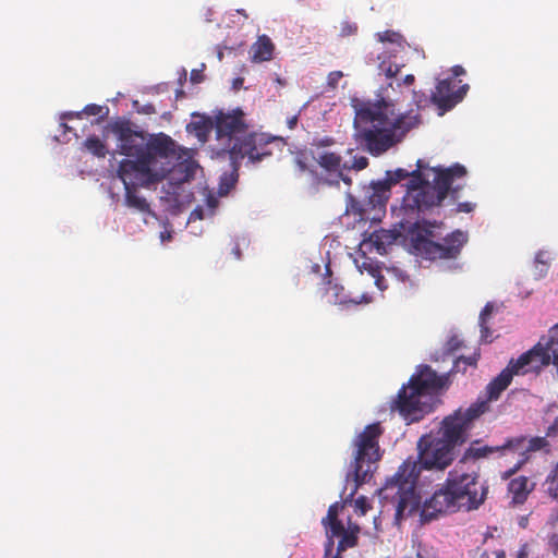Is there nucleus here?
Instances as JSON below:
<instances>
[{
  "label": "nucleus",
  "instance_id": "f257e3e1",
  "mask_svg": "<svg viewBox=\"0 0 558 558\" xmlns=\"http://www.w3.org/2000/svg\"><path fill=\"white\" fill-rule=\"evenodd\" d=\"M417 450V461L405 460L397 473L379 489L384 506L391 505L395 508L397 523L412 515L420 508V496L415 488L421 470L444 471L454 460V449L434 435V432L418 439Z\"/></svg>",
  "mask_w": 558,
  "mask_h": 558
},
{
  "label": "nucleus",
  "instance_id": "f03ea898",
  "mask_svg": "<svg viewBox=\"0 0 558 558\" xmlns=\"http://www.w3.org/2000/svg\"><path fill=\"white\" fill-rule=\"evenodd\" d=\"M357 143L373 156H380L401 143L420 124L417 114H397L392 100L378 95L375 100L352 99Z\"/></svg>",
  "mask_w": 558,
  "mask_h": 558
},
{
  "label": "nucleus",
  "instance_id": "7ed1b4c3",
  "mask_svg": "<svg viewBox=\"0 0 558 558\" xmlns=\"http://www.w3.org/2000/svg\"><path fill=\"white\" fill-rule=\"evenodd\" d=\"M216 137L218 141L226 140L229 148L226 153L229 156L232 172L222 178V183L228 189L234 186L239 177L240 162L247 158L250 162L256 163L265 157L271 156L274 147L280 148L282 140L266 133H247L248 124L245 113L240 109L230 112L219 110L214 116Z\"/></svg>",
  "mask_w": 558,
  "mask_h": 558
},
{
  "label": "nucleus",
  "instance_id": "20e7f679",
  "mask_svg": "<svg viewBox=\"0 0 558 558\" xmlns=\"http://www.w3.org/2000/svg\"><path fill=\"white\" fill-rule=\"evenodd\" d=\"M425 165L422 160H417L416 169L409 172L405 169H397L387 171V178L383 182H389V190L392 185L410 178L408 191L403 196L402 208L405 213H425L433 207L439 206L441 202L451 192L454 197L459 186L452 187L456 179H462L466 175V169L460 163H454L448 168L435 167L434 183H429L423 179L422 170Z\"/></svg>",
  "mask_w": 558,
  "mask_h": 558
},
{
  "label": "nucleus",
  "instance_id": "39448f33",
  "mask_svg": "<svg viewBox=\"0 0 558 558\" xmlns=\"http://www.w3.org/2000/svg\"><path fill=\"white\" fill-rule=\"evenodd\" d=\"M488 487L480 482L476 472H464L458 466L448 473L441 488L424 502L421 517L424 522L438 514L456 512L460 509L474 510L484 504Z\"/></svg>",
  "mask_w": 558,
  "mask_h": 558
},
{
  "label": "nucleus",
  "instance_id": "423d86ee",
  "mask_svg": "<svg viewBox=\"0 0 558 558\" xmlns=\"http://www.w3.org/2000/svg\"><path fill=\"white\" fill-rule=\"evenodd\" d=\"M111 131L117 136L120 154L135 158V160L123 159L119 163L117 173L124 175L126 173H135V175L141 178H146L149 173H159L153 169L144 168L148 143L144 132L134 130L129 120L116 121L111 125Z\"/></svg>",
  "mask_w": 558,
  "mask_h": 558
},
{
  "label": "nucleus",
  "instance_id": "0eeeda50",
  "mask_svg": "<svg viewBox=\"0 0 558 558\" xmlns=\"http://www.w3.org/2000/svg\"><path fill=\"white\" fill-rule=\"evenodd\" d=\"M384 429L379 422L369 424L356 436L353 441L354 446V461L353 466V481L355 482V489L362 484L368 482L377 468V462L381 459L379 448V438Z\"/></svg>",
  "mask_w": 558,
  "mask_h": 558
},
{
  "label": "nucleus",
  "instance_id": "6e6552de",
  "mask_svg": "<svg viewBox=\"0 0 558 558\" xmlns=\"http://www.w3.org/2000/svg\"><path fill=\"white\" fill-rule=\"evenodd\" d=\"M488 410L489 404L486 401H476L465 410L458 409L442 420L441 426L434 435L456 449L466 441L473 422Z\"/></svg>",
  "mask_w": 558,
  "mask_h": 558
},
{
  "label": "nucleus",
  "instance_id": "1a4fd4ad",
  "mask_svg": "<svg viewBox=\"0 0 558 558\" xmlns=\"http://www.w3.org/2000/svg\"><path fill=\"white\" fill-rule=\"evenodd\" d=\"M118 178L123 182L124 185V204L138 213L147 214L156 218V214L150 209L149 203L145 197H142L137 193V187L149 186L150 184L162 181L166 178V173H149L146 178L135 175V173H118Z\"/></svg>",
  "mask_w": 558,
  "mask_h": 558
},
{
  "label": "nucleus",
  "instance_id": "9d476101",
  "mask_svg": "<svg viewBox=\"0 0 558 558\" xmlns=\"http://www.w3.org/2000/svg\"><path fill=\"white\" fill-rule=\"evenodd\" d=\"M425 399L427 397L409 383L399 390L391 409L398 411L409 423L417 422L430 411V404Z\"/></svg>",
  "mask_w": 558,
  "mask_h": 558
},
{
  "label": "nucleus",
  "instance_id": "9b49d317",
  "mask_svg": "<svg viewBox=\"0 0 558 558\" xmlns=\"http://www.w3.org/2000/svg\"><path fill=\"white\" fill-rule=\"evenodd\" d=\"M315 170H311V183L315 187L338 186L341 170H347L348 163L342 162V157L333 151H324L316 158Z\"/></svg>",
  "mask_w": 558,
  "mask_h": 558
},
{
  "label": "nucleus",
  "instance_id": "f8f14e48",
  "mask_svg": "<svg viewBox=\"0 0 558 558\" xmlns=\"http://www.w3.org/2000/svg\"><path fill=\"white\" fill-rule=\"evenodd\" d=\"M542 337L530 350L523 352L517 359H511L507 365L513 376H524L526 374L538 375L548 366L550 361V353L548 348L543 343Z\"/></svg>",
  "mask_w": 558,
  "mask_h": 558
},
{
  "label": "nucleus",
  "instance_id": "ddd939ff",
  "mask_svg": "<svg viewBox=\"0 0 558 558\" xmlns=\"http://www.w3.org/2000/svg\"><path fill=\"white\" fill-rule=\"evenodd\" d=\"M400 226L405 233V236L410 240L413 248L426 257L428 253V244H432L433 238L436 236L434 229L441 228L442 222L422 220L413 223L401 222Z\"/></svg>",
  "mask_w": 558,
  "mask_h": 558
},
{
  "label": "nucleus",
  "instance_id": "4468645a",
  "mask_svg": "<svg viewBox=\"0 0 558 558\" xmlns=\"http://www.w3.org/2000/svg\"><path fill=\"white\" fill-rule=\"evenodd\" d=\"M468 242V233L461 230H454L442 239V242L433 241L428 244V259H456L462 247Z\"/></svg>",
  "mask_w": 558,
  "mask_h": 558
},
{
  "label": "nucleus",
  "instance_id": "2eb2a0df",
  "mask_svg": "<svg viewBox=\"0 0 558 558\" xmlns=\"http://www.w3.org/2000/svg\"><path fill=\"white\" fill-rule=\"evenodd\" d=\"M409 381L428 398L442 389L447 385L448 378L445 375H438L428 365H420Z\"/></svg>",
  "mask_w": 558,
  "mask_h": 558
},
{
  "label": "nucleus",
  "instance_id": "dca6fc26",
  "mask_svg": "<svg viewBox=\"0 0 558 558\" xmlns=\"http://www.w3.org/2000/svg\"><path fill=\"white\" fill-rule=\"evenodd\" d=\"M175 153L174 141L163 133L151 136L147 143L144 168L153 169L151 166L157 157L167 158Z\"/></svg>",
  "mask_w": 558,
  "mask_h": 558
},
{
  "label": "nucleus",
  "instance_id": "f3484780",
  "mask_svg": "<svg viewBox=\"0 0 558 558\" xmlns=\"http://www.w3.org/2000/svg\"><path fill=\"white\" fill-rule=\"evenodd\" d=\"M430 101L442 111H448L461 101V94L453 93L452 80L446 78L437 83L435 90L432 93Z\"/></svg>",
  "mask_w": 558,
  "mask_h": 558
},
{
  "label": "nucleus",
  "instance_id": "a211bd4d",
  "mask_svg": "<svg viewBox=\"0 0 558 558\" xmlns=\"http://www.w3.org/2000/svg\"><path fill=\"white\" fill-rule=\"evenodd\" d=\"M523 439L521 438H508L500 446H483V447H473L471 446L466 452V458L480 459L485 458L488 454L498 452L500 456L509 452V449H519L522 445Z\"/></svg>",
  "mask_w": 558,
  "mask_h": 558
},
{
  "label": "nucleus",
  "instance_id": "6ab92c4d",
  "mask_svg": "<svg viewBox=\"0 0 558 558\" xmlns=\"http://www.w3.org/2000/svg\"><path fill=\"white\" fill-rule=\"evenodd\" d=\"M389 196V182H373L366 196L367 201L365 202V206L367 209H384Z\"/></svg>",
  "mask_w": 558,
  "mask_h": 558
},
{
  "label": "nucleus",
  "instance_id": "aec40b11",
  "mask_svg": "<svg viewBox=\"0 0 558 558\" xmlns=\"http://www.w3.org/2000/svg\"><path fill=\"white\" fill-rule=\"evenodd\" d=\"M513 374L506 366L489 384L486 386L487 403L499 399L502 391H505L512 381Z\"/></svg>",
  "mask_w": 558,
  "mask_h": 558
},
{
  "label": "nucleus",
  "instance_id": "412c9836",
  "mask_svg": "<svg viewBox=\"0 0 558 558\" xmlns=\"http://www.w3.org/2000/svg\"><path fill=\"white\" fill-rule=\"evenodd\" d=\"M275 45L267 35L258 36L257 40L251 47L252 61L264 62L272 58Z\"/></svg>",
  "mask_w": 558,
  "mask_h": 558
},
{
  "label": "nucleus",
  "instance_id": "4be33fe9",
  "mask_svg": "<svg viewBox=\"0 0 558 558\" xmlns=\"http://www.w3.org/2000/svg\"><path fill=\"white\" fill-rule=\"evenodd\" d=\"M508 490L512 495L513 502L523 504L531 492L529 478L526 476H519L511 480L508 484Z\"/></svg>",
  "mask_w": 558,
  "mask_h": 558
},
{
  "label": "nucleus",
  "instance_id": "5701e85b",
  "mask_svg": "<svg viewBox=\"0 0 558 558\" xmlns=\"http://www.w3.org/2000/svg\"><path fill=\"white\" fill-rule=\"evenodd\" d=\"M518 438L523 439L522 445L519 449H509V452L518 453L521 458L529 457L530 452L541 450L548 446V441L545 437H533L531 439H526L524 436H519Z\"/></svg>",
  "mask_w": 558,
  "mask_h": 558
},
{
  "label": "nucleus",
  "instance_id": "b1692460",
  "mask_svg": "<svg viewBox=\"0 0 558 558\" xmlns=\"http://www.w3.org/2000/svg\"><path fill=\"white\" fill-rule=\"evenodd\" d=\"M397 236L393 232L388 230L374 231L369 235V242L379 254L386 253V247L396 241Z\"/></svg>",
  "mask_w": 558,
  "mask_h": 558
},
{
  "label": "nucleus",
  "instance_id": "393cba45",
  "mask_svg": "<svg viewBox=\"0 0 558 558\" xmlns=\"http://www.w3.org/2000/svg\"><path fill=\"white\" fill-rule=\"evenodd\" d=\"M192 129L199 141L206 142L210 132L215 129L214 117L202 116L199 120H195L187 125Z\"/></svg>",
  "mask_w": 558,
  "mask_h": 558
},
{
  "label": "nucleus",
  "instance_id": "a878e982",
  "mask_svg": "<svg viewBox=\"0 0 558 558\" xmlns=\"http://www.w3.org/2000/svg\"><path fill=\"white\" fill-rule=\"evenodd\" d=\"M543 343L548 348L551 364L558 373V323L549 329L548 337H544Z\"/></svg>",
  "mask_w": 558,
  "mask_h": 558
},
{
  "label": "nucleus",
  "instance_id": "bb28decb",
  "mask_svg": "<svg viewBox=\"0 0 558 558\" xmlns=\"http://www.w3.org/2000/svg\"><path fill=\"white\" fill-rule=\"evenodd\" d=\"M85 148L96 157L104 158L107 155L105 143L96 135L88 136L84 142Z\"/></svg>",
  "mask_w": 558,
  "mask_h": 558
},
{
  "label": "nucleus",
  "instance_id": "cd10ccee",
  "mask_svg": "<svg viewBox=\"0 0 558 558\" xmlns=\"http://www.w3.org/2000/svg\"><path fill=\"white\" fill-rule=\"evenodd\" d=\"M378 59L380 60L378 69L387 78L396 77L403 66L388 60L386 54L379 56Z\"/></svg>",
  "mask_w": 558,
  "mask_h": 558
},
{
  "label": "nucleus",
  "instance_id": "c85d7f7f",
  "mask_svg": "<svg viewBox=\"0 0 558 558\" xmlns=\"http://www.w3.org/2000/svg\"><path fill=\"white\" fill-rule=\"evenodd\" d=\"M340 541L337 546V551L335 555L341 556V553L348 548H352L357 544V536L353 532L345 531L342 535L339 536Z\"/></svg>",
  "mask_w": 558,
  "mask_h": 558
},
{
  "label": "nucleus",
  "instance_id": "c756f323",
  "mask_svg": "<svg viewBox=\"0 0 558 558\" xmlns=\"http://www.w3.org/2000/svg\"><path fill=\"white\" fill-rule=\"evenodd\" d=\"M477 356H459L451 368V373H465L469 366H476Z\"/></svg>",
  "mask_w": 558,
  "mask_h": 558
},
{
  "label": "nucleus",
  "instance_id": "7c9ffc66",
  "mask_svg": "<svg viewBox=\"0 0 558 558\" xmlns=\"http://www.w3.org/2000/svg\"><path fill=\"white\" fill-rule=\"evenodd\" d=\"M294 163L301 173H307L311 178V170H315V166H310L307 162V156L305 151L296 153L294 157Z\"/></svg>",
  "mask_w": 558,
  "mask_h": 558
},
{
  "label": "nucleus",
  "instance_id": "2f4dec72",
  "mask_svg": "<svg viewBox=\"0 0 558 558\" xmlns=\"http://www.w3.org/2000/svg\"><path fill=\"white\" fill-rule=\"evenodd\" d=\"M324 525L326 526V536L339 537L345 532V529L340 520L327 522V524Z\"/></svg>",
  "mask_w": 558,
  "mask_h": 558
},
{
  "label": "nucleus",
  "instance_id": "473e14b6",
  "mask_svg": "<svg viewBox=\"0 0 558 558\" xmlns=\"http://www.w3.org/2000/svg\"><path fill=\"white\" fill-rule=\"evenodd\" d=\"M330 290L333 292L332 299L330 300V302H332L335 304H347V303L353 302L352 300H348L342 294V291H343L342 287H340L338 284H332V286H330Z\"/></svg>",
  "mask_w": 558,
  "mask_h": 558
},
{
  "label": "nucleus",
  "instance_id": "72a5a7b5",
  "mask_svg": "<svg viewBox=\"0 0 558 558\" xmlns=\"http://www.w3.org/2000/svg\"><path fill=\"white\" fill-rule=\"evenodd\" d=\"M378 38L380 41L385 43V41H389V43H392V44H401L402 41V35H400L399 33H396V32H392V31H385L383 33H378Z\"/></svg>",
  "mask_w": 558,
  "mask_h": 558
},
{
  "label": "nucleus",
  "instance_id": "f704fd0d",
  "mask_svg": "<svg viewBox=\"0 0 558 558\" xmlns=\"http://www.w3.org/2000/svg\"><path fill=\"white\" fill-rule=\"evenodd\" d=\"M368 166V159L365 156H355L351 165H348L347 170H363Z\"/></svg>",
  "mask_w": 558,
  "mask_h": 558
},
{
  "label": "nucleus",
  "instance_id": "c9c22d12",
  "mask_svg": "<svg viewBox=\"0 0 558 558\" xmlns=\"http://www.w3.org/2000/svg\"><path fill=\"white\" fill-rule=\"evenodd\" d=\"M493 310H494V306L490 304V303H487L483 310L481 311V314H480V326L484 329V330H487V319L489 318V316L492 315L493 313Z\"/></svg>",
  "mask_w": 558,
  "mask_h": 558
},
{
  "label": "nucleus",
  "instance_id": "e433bc0d",
  "mask_svg": "<svg viewBox=\"0 0 558 558\" xmlns=\"http://www.w3.org/2000/svg\"><path fill=\"white\" fill-rule=\"evenodd\" d=\"M83 112L86 116H104L105 114L104 107L96 105V104H90V105L85 106L83 109ZM107 112H108V109L106 108V113Z\"/></svg>",
  "mask_w": 558,
  "mask_h": 558
},
{
  "label": "nucleus",
  "instance_id": "4c0bfd02",
  "mask_svg": "<svg viewBox=\"0 0 558 558\" xmlns=\"http://www.w3.org/2000/svg\"><path fill=\"white\" fill-rule=\"evenodd\" d=\"M529 458H530V457H525V456H524L523 458H521V457H520V459H519V460H518V462L514 464V466H513V468H511V469H509L508 471L504 472V473H502V475H501V477H502L504 480H508L510 476H512L514 473H517V472L522 468V465H523L524 463H526V462H527Z\"/></svg>",
  "mask_w": 558,
  "mask_h": 558
},
{
  "label": "nucleus",
  "instance_id": "58836bf2",
  "mask_svg": "<svg viewBox=\"0 0 558 558\" xmlns=\"http://www.w3.org/2000/svg\"><path fill=\"white\" fill-rule=\"evenodd\" d=\"M413 101L417 108H425L430 99L427 98L425 93L413 90Z\"/></svg>",
  "mask_w": 558,
  "mask_h": 558
},
{
  "label": "nucleus",
  "instance_id": "ea45409f",
  "mask_svg": "<svg viewBox=\"0 0 558 558\" xmlns=\"http://www.w3.org/2000/svg\"><path fill=\"white\" fill-rule=\"evenodd\" d=\"M343 77V73L341 71H332L327 76V85L330 88H336L338 86L339 81Z\"/></svg>",
  "mask_w": 558,
  "mask_h": 558
},
{
  "label": "nucleus",
  "instance_id": "a19ab883",
  "mask_svg": "<svg viewBox=\"0 0 558 558\" xmlns=\"http://www.w3.org/2000/svg\"><path fill=\"white\" fill-rule=\"evenodd\" d=\"M338 520V504H333L328 508L327 517L323 519V524H327V522Z\"/></svg>",
  "mask_w": 558,
  "mask_h": 558
},
{
  "label": "nucleus",
  "instance_id": "79ce46f5",
  "mask_svg": "<svg viewBox=\"0 0 558 558\" xmlns=\"http://www.w3.org/2000/svg\"><path fill=\"white\" fill-rule=\"evenodd\" d=\"M327 541L325 543V555L324 558H331L333 547H335V536H326Z\"/></svg>",
  "mask_w": 558,
  "mask_h": 558
},
{
  "label": "nucleus",
  "instance_id": "37998d69",
  "mask_svg": "<svg viewBox=\"0 0 558 558\" xmlns=\"http://www.w3.org/2000/svg\"><path fill=\"white\" fill-rule=\"evenodd\" d=\"M205 64L202 65V69H194L191 72V82L194 84H198L204 81V71Z\"/></svg>",
  "mask_w": 558,
  "mask_h": 558
},
{
  "label": "nucleus",
  "instance_id": "c03bdc74",
  "mask_svg": "<svg viewBox=\"0 0 558 558\" xmlns=\"http://www.w3.org/2000/svg\"><path fill=\"white\" fill-rule=\"evenodd\" d=\"M549 490L553 493V496L558 499V469L555 471V474L550 478Z\"/></svg>",
  "mask_w": 558,
  "mask_h": 558
},
{
  "label": "nucleus",
  "instance_id": "a18cd8bd",
  "mask_svg": "<svg viewBox=\"0 0 558 558\" xmlns=\"http://www.w3.org/2000/svg\"><path fill=\"white\" fill-rule=\"evenodd\" d=\"M333 144H335V140L330 136H325L323 138L315 140L313 143V145L318 148L332 146Z\"/></svg>",
  "mask_w": 558,
  "mask_h": 558
},
{
  "label": "nucleus",
  "instance_id": "49530a36",
  "mask_svg": "<svg viewBox=\"0 0 558 558\" xmlns=\"http://www.w3.org/2000/svg\"><path fill=\"white\" fill-rule=\"evenodd\" d=\"M474 208H475V204L470 203V202H464V203L458 204L456 211L457 213H471L474 210Z\"/></svg>",
  "mask_w": 558,
  "mask_h": 558
},
{
  "label": "nucleus",
  "instance_id": "de8ad7c7",
  "mask_svg": "<svg viewBox=\"0 0 558 558\" xmlns=\"http://www.w3.org/2000/svg\"><path fill=\"white\" fill-rule=\"evenodd\" d=\"M355 508L360 509L363 514L366 513L367 509L369 508L366 498L363 496L359 497L355 500Z\"/></svg>",
  "mask_w": 558,
  "mask_h": 558
},
{
  "label": "nucleus",
  "instance_id": "09e8293b",
  "mask_svg": "<svg viewBox=\"0 0 558 558\" xmlns=\"http://www.w3.org/2000/svg\"><path fill=\"white\" fill-rule=\"evenodd\" d=\"M527 556H529L527 545L523 544L520 547L515 558H527Z\"/></svg>",
  "mask_w": 558,
  "mask_h": 558
},
{
  "label": "nucleus",
  "instance_id": "8fccbe9b",
  "mask_svg": "<svg viewBox=\"0 0 558 558\" xmlns=\"http://www.w3.org/2000/svg\"><path fill=\"white\" fill-rule=\"evenodd\" d=\"M451 72H452L453 76H456V77H457V76H461V75H464V74H465V70H464V68H463V66H461V65H454V66H452Z\"/></svg>",
  "mask_w": 558,
  "mask_h": 558
},
{
  "label": "nucleus",
  "instance_id": "3c124183",
  "mask_svg": "<svg viewBox=\"0 0 558 558\" xmlns=\"http://www.w3.org/2000/svg\"><path fill=\"white\" fill-rule=\"evenodd\" d=\"M352 209H355L359 211L361 216L364 215V213L367 210V207L364 205H359V203L352 204Z\"/></svg>",
  "mask_w": 558,
  "mask_h": 558
},
{
  "label": "nucleus",
  "instance_id": "603ef678",
  "mask_svg": "<svg viewBox=\"0 0 558 558\" xmlns=\"http://www.w3.org/2000/svg\"><path fill=\"white\" fill-rule=\"evenodd\" d=\"M402 82H403V84H404V85H407V86H411V85H413V84H414V82H415V77H414V75H413V74H408V75H405V76H404V78H403V81H402Z\"/></svg>",
  "mask_w": 558,
  "mask_h": 558
},
{
  "label": "nucleus",
  "instance_id": "864d4df0",
  "mask_svg": "<svg viewBox=\"0 0 558 558\" xmlns=\"http://www.w3.org/2000/svg\"><path fill=\"white\" fill-rule=\"evenodd\" d=\"M347 170H341L340 181H343L347 185L352 184V179L345 173Z\"/></svg>",
  "mask_w": 558,
  "mask_h": 558
},
{
  "label": "nucleus",
  "instance_id": "5fc2aeb1",
  "mask_svg": "<svg viewBox=\"0 0 558 558\" xmlns=\"http://www.w3.org/2000/svg\"><path fill=\"white\" fill-rule=\"evenodd\" d=\"M468 89H469V85L464 84L461 87H459V89H457L454 93H460L461 94V100H462L463 97L465 96Z\"/></svg>",
  "mask_w": 558,
  "mask_h": 558
},
{
  "label": "nucleus",
  "instance_id": "6e6d98bb",
  "mask_svg": "<svg viewBox=\"0 0 558 558\" xmlns=\"http://www.w3.org/2000/svg\"><path fill=\"white\" fill-rule=\"evenodd\" d=\"M551 545L554 547L555 554L558 555V535H554L551 537Z\"/></svg>",
  "mask_w": 558,
  "mask_h": 558
},
{
  "label": "nucleus",
  "instance_id": "4d7b16f0",
  "mask_svg": "<svg viewBox=\"0 0 558 558\" xmlns=\"http://www.w3.org/2000/svg\"><path fill=\"white\" fill-rule=\"evenodd\" d=\"M244 80L242 77H238L233 81V88L239 89L243 85Z\"/></svg>",
  "mask_w": 558,
  "mask_h": 558
},
{
  "label": "nucleus",
  "instance_id": "13d9d810",
  "mask_svg": "<svg viewBox=\"0 0 558 558\" xmlns=\"http://www.w3.org/2000/svg\"><path fill=\"white\" fill-rule=\"evenodd\" d=\"M543 256H544V254H543V253H538V254L536 255L535 262H536L537 264H542L543 266H545V265H546V262L544 260V257H543Z\"/></svg>",
  "mask_w": 558,
  "mask_h": 558
},
{
  "label": "nucleus",
  "instance_id": "bf43d9fd",
  "mask_svg": "<svg viewBox=\"0 0 558 558\" xmlns=\"http://www.w3.org/2000/svg\"><path fill=\"white\" fill-rule=\"evenodd\" d=\"M73 119V111L64 112L61 114V120H71Z\"/></svg>",
  "mask_w": 558,
  "mask_h": 558
},
{
  "label": "nucleus",
  "instance_id": "052dcab7",
  "mask_svg": "<svg viewBox=\"0 0 558 558\" xmlns=\"http://www.w3.org/2000/svg\"><path fill=\"white\" fill-rule=\"evenodd\" d=\"M60 126L63 129V133L70 132L72 129L65 123V120H62Z\"/></svg>",
  "mask_w": 558,
  "mask_h": 558
},
{
  "label": "nucleus",
  "instance_id": "680f3d73",
  "mask_svg": "<svg viewBox=\"0 0 558 558\" xmlns=\"http://www.w3.org/2000/svg\"><path fill=\"white\" fill-rule=\"evenodd\" d=\"M363 268H365V269H366V263H363ZM367 270H368L373 276H375V272H378V270H377V269H375V268H373L371 265H369V267L367 268Z\"/></svg>",
  "mask_w": 558,
  "mask_h": 558
},
{
  "label": "nucleus",
  "instance_id": "e2e57ef3",
  "mask_svg": "<svg viewBox=\"0 0 558 558\" xmlns=\"http://www.w3.org/2000/svg\"><path fill=\"white\" fill-rule=\"evenodd\" d=\"M144 112L145 113H153V112H155V109H154V107L151 105H148V106L145 107Z\"/></svg>",
  "mask_w": 558,
  "mask_h": 558
},
{
  "label": "nucleus",
  "instance_id": "0e129e2a",
  "mask_svg": "<svg viewBox=\"0 0 558 558\" xmlns=\"http://www.w3.org/2000/svg\"><path fill=\"white\" fill-rule=\"evenodd\" d=\"M481 332H482V338H484L485 340L487 339L488 337V333H489V328L487 327V330H484L482 327H481Z\"/></svg>",
  "mask_w": 558,
  "mask_h": 558
},
{
  "label": "nucleus",
  "instance_id": "69168bd1",
  "mask_svg": "<svg viewBox=\"0 0 558 558\" xmlns=\"http://www.w3.org/2000/svg\"><path fill=\"white\" fill-rule=\"evenodd\" d=\"M84 114L83 110L80 111V112H73V119L76 118V119H81L82 116Z\"/></svg>",
  "mask_w": 558,
  "mask_h": 558
},
{
  "label": "nucleus",
  "instance_id": "338daca9",
  "mask_svg": "<svg viewBox=\"0 0 558 558\" xmlns=\"http://www.w3.org/2000/svg\"><path fill=\"white\" fill-rule=\"evenodd\" d=\"M506 554L504 550L496 553L497 558H505Z\"/></svg>",
  "mask_w": 558,
  "mask_h": 558
},
{
  "label": "nucleus",
  "instance_id": "774afa93",
  "mask_svg": "<svg viewBox=\"0 0 558 558\" xmlns=\"http://www.w3.org/2000/svg\"><path fill=\"white\" fill-rule=\"evenodd\" d=\"M238 13L242 14L243 16L247 17V14L245 13L244 10H238Z\"/></svg>",
  "mask_w": 558,
  "mask_h": 558
}]
</instances>
